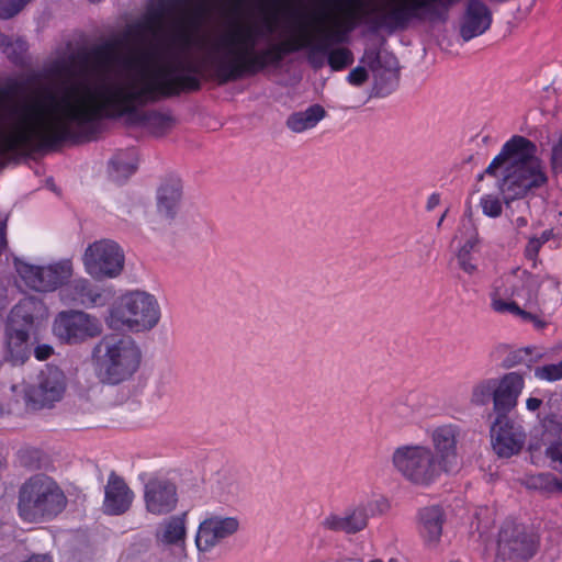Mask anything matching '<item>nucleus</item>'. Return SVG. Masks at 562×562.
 Instances as JSON below:
<instances>
[{"mask_svg":"<svg viewBox=\"0 0 562 562\" xmlns=\"http://www.w3.org/2000/svg\"><path fill=\"white\" fill-rule=\"evenodd\" d=\"M533 375L539 381L550 383L562 380V360L558 363H544L535 367Z\"/></svg>","mask_w":562,"mask_h":562,"instance_id":"obj_39","label":"nucleus"},{"mask_svg":"<svg viewBox=\"0 0 562 562\" xmlns=\"http://www.w3.org/2000/svg\"><path fill=\"white\" fill-rule=\"evenodd\" d=\"M255 44L256 29L251 25L238 24L220 38L218 46L233 55L214 64V77L221 85L255 76L270 66L277 67L268 48L255 50Z\"/></svg>","mask_w":562,"mask_h":562,"instance_id":"obj_5","label":"nucleus"},{"mask_svg":"<svg viewBox=\"0 0 562 562\" xmlns=\"http://www.w3.org/2000/svg\"><path fill=\"white\" fill-rule=\"evenodd\" d=\"M88 274L95 279L115 278L124 268V251L111 239H101L90 244L82 257Z\"/></svg>","mask_w":562,"mask_h":562,"instance_id":"obj_14","label":"nucleus"},{"mask_svg":"<svg viewBox=\"0 0 562 562\" xmlns=\"http://www.w3.org/2000/svg\"><path fill=\"white\" fill-rule=\"evenodd\" d=\"M393 409L394 413H397L402 417L403 422H408L413 414L411 407L405 404H397Z\"/></svg>","mask_w":562,"mask_h":562,"instance_id":"obj_51","label":"nucleus"},{"mask_svg":"<svg viewBox=\"0 0 562 562\" xmlns=\"http://www.w3.org/2000/svg\"><path fill=\"white\" fill-rule=\"evenodd\" d=\"M525 387V378L519 372H508L495 379L493 409L496 416L509 415L518 404Z\"/></svg>","mask_w":562,"mask_h":562,"instance_id":"obj_23","label":"nucleus"},{"mask_svg":"<svg viewBox=\"0 0 562 562\" xmlns=\"http://www.w3.org/2000/svg\"><path fill=\"white\" fill-rule=\"evenodd\" d=\"M447 212H448V211H446V212L441 215V217L439 218V221H438V223H437V226H438V227H440V226H441V224H442V222H443V220H445V217H446V215H447Z\"/></svg>","mask_w":562,"mask_h":562,"instance_id":"obj_58","label":"nucleus"},{"mask_svg":"<svg viewBox=\"0 0 562 562\" xmlns=\"http://www.w3.org/2000/svg\"><path fill=\"white\" fill-rule=\"evenodd\" d=\"M172 59L173 63L151 71L143 68L139 76L140 87L136 86V80L100 86L94 94L104 102L105 119L133 115L138 106L184 92L199 91L201 80L195 76L199 72L198 67L177 56Z\"/></svg>","mask_w":562,"mask_h":562,"instance_id":"obj_2","label":"nucleus"},{"mask_svg":"<svg viewBox=\"0 0 562 562\" xmlns=\"http://www.w3.org/2000/svg\"><path fill=\"white\" fill-rule=\"evenodd\" d=\"M376 506V502L369 501L347 508L341 515L329 514L323 519L322 526L334 532L358 533L367 528L369 517L374 515Z\"/></svg>","mask_w":562,"mask_h":562,"instance_id":"obj_22","label":"nucleus"},{"mask_svg":"<svg viewBox=\"0 0 562 562\" xmlns=\"http://www.w3.org/2000/svg\"><path fill=\"white\" fill-rule=\"evenodd\" d=\"M326 112L319 104L308 106L305 111L292 113L286 120V126L294 133L313 128L324 119Z\"/></svg>","mask_w":562,"mask_h":562,"instance_id":"obj_32","label":"nucleus"},{"mask_svg":"<svg viewBox=\"0 0 562 562\" xmlns=\"http://www.w3.org/2000/svg\"><path fill=\"white\" fill-rule=\"evenodd\" d=\"M160 317L157 299L147 292L134 291L122 295L110 307L105 323L111 329L143 333L156 327Z\"/></svg>","mask_w":562,"mask_h":562,"instance_id":"obj_8","label":"nucleus"},{"mask_svg":"<svg viewBox=\"0 0 562 562\" xmlns=\"http://www.w3.org/2000/svg\"><path fill=\"white\" fill-rule=\"evenodd\" d=\"M144 503L146 510L155 516L171 513L178 504L176 484L167 477L150 475L144 484Z\"/></svg>","mask_w":562,"mask_h":562,"instance_id":"obj_21","label":"nucleus"},{"mask_svg":"<svg viewBox=\"0 0 562 562\" xmlns=\"http://www.w3.org/2000/svg\"><path fill=\"white\" fill-rule=\"evenodd\" d=\"M443 521L445 515L439 506H429L419 510V533L428 546L439 542Z\"/></svg>","mask_w":562,"mask_h":562,"instance_id":"obj_30","label":"nucleus"},{"mask_svg":"<svg viewBox=\"0 0 562 562\" xmlns=\"http://www.w3.org/2000/svg\"><path fill=\"white\" fill-rule=\"evenodd\" d=\"M137 169V154L134 148L119 151L110 161V173L116 181L126 180Z\"/></svg>","mask_w":562,"mask_h":562,"instance_id":"obj_33","label":"nucleus"},{"mask_svg":"<svg viewBox=\"0 0 562 562\" xmlns=\"http://www.w3.org/2000/svg\"><path fill=\"white\" fill-rule=\"evenodd\" d=\"M61 300L67 304H77L86 307L102 306L105 304L102 291L92 285L87 279H77L67 282L60 291Z\"/></svg>","mask_w":562,"mask_h":562,"instance_id":"obj_27","label":"nucleus"},{"mask_svg":"<svg viewBox=\"0 0 562 562\" xmlns=\"http://www.w3.org/2000/svg\"><path fill=\"white\" fill-rule=\"evenodd\" d=\"M7 225L4 222H0V255L7 249V235H5Z\"/></svg>","mask_w":562,"mask_h":562,"instance_id":"obj_54","label":"nucleus"},{"mask_svg":"<svg viewBox=\"0 0 562 562\" xmlns=\"http://www.w3.org/2000/svg\"><path fill=\"white\" fill-rule=\"evenodd\" d=\"M134 497V492L125 480L112 471L104 487L103 513L111 516L123 515L131 508Z\"/></svg>","mask_w":562,"mask_h":562,"instance_id":"obj_24","label":"nucleus"},{"mask_svg":"<svg viewBox=\"0 0 562 562\" xmlns=\"http://www.w3.org/2000/svg\"><path fill=\"white\" fill-rule=\"evenodd\" d=\"M324 3L336 8L348 7L349 9L346 11V20L335 21L330 27L321 30L316 42H313L310 37V44L305 48H308V63L315 69L323 67V57L326 56L328 47L345 41L346 33L355 26L353 20L358 18L357 9L362 7L360 0H324Z\"/></svg>","mask_w":562,"mask_h":562,"instance_id":"obj_13","label":"nucleus"},{"mask_svg":"<svg viewBox=\"0 0 562 562\" xmlns=\"http://www.w3.org/2000/svg\"><path fill=\"white\" fill-rule=\"evenodd\" d=\"M481 207L488 217H498L502 214L503 206L498 196L486 194L481 198Z\"/></svg>","mask_w":562,"mask_h":562,"instance_id":"obj_43","label":"nucleus"},{"mask_svg":"<svg viewBox=\"0 0 562 562\" xmlns=\"http://www.w3.org/2000/svg\"><path fill=\"white\" fill-rule=\"evenodd\" d=\"M540 540L525 524L506 519L499 527L496 554L507 562H527L538 552Z\"/></svg>","mask_w":562,"mask_h":562,"instance_id":"obj_10","label":"nucleus"},{"mask_svg":"<svg viewBox=\"0 0 562 562\" xmlns=\"http://www.w3.org/2000/svg\"><path fill=\"white\" fill-rule=\"evenodd\" d=\"M439 204H440V194L438 192H434L427 199L426 210L428 212H430L434 209H436Z\"/></svg>","mask_w":562,"mask_h":562,"instance_id":"obj_52","label":"nucleus"},{"mask_svg":"<svg viewBox=\"0 0 562 562\" xmlns=\"http://www.w3.org/2000/svg\"><path fill=\"white\" fill-rule=\"evenodd\" d=\"M492 446L501 458H510L518 454L527 439L521 422L509 415L496 416L491 426Z\"/></svg>","mask_w":562,"mask_h":562,"instance_id":"obj_18","label":"nucleus"},{"mask_svg":"<svg viewBox=\"0 0 562 562\" xmlns=\"http://www.w3.org/2000/svg\"><path fill=\"white\" fill-rule=\"evenodd\" d=\"M53 352H54V349L50 345L43 344V345H38L35 347L34 357L38 361H45L53 355Z\"/></svg>","mask_w":562,"mask_h":562,"instance_id":"obj_48","label":"nucleus"},{"mask_svg":"<svg viewBox=\"0 0 562 562\" xmlns=\"http://www.w3.org/2000/svg\"><path fill=\"white\" fill-rule=\"evenodd\" d=\"M464 435V430L454 423L438 425L429 434L435 456L450 473L458 468L459 447Z\"/></svg>","mask_w":562,"mask_h":562,"instance_id":"obj_19","label":"nucleus"},{"mask_svg":"<svg viewBox=\"0 0 562 562\" xmlns=\"http://www.w3.org/2000/svg\"><path fill=\"white\" fill-rule=\"evenodd\" d=\"M535 361H539L541 359H550V357H548V353L547 352H537L533 358H532Z\"/></svg>","mask_w":562,"mask_h":562,"instance_id":"obj_56","label":"nucleus"},{"mask_svg":"<svg viewBox=\"0 0 562 562\" xmlns=\"http://www.w3.org/2000/svg\"><path fill=\"white\" fill-rule=\"evenodd\" d=\"M31 0H0V19L8 20L16 15Z\"/></svg>","mask_w":562,"mask_h":562,"instance_id":"obj_42","label":"nucleus"},{"mask_svg":"<svg viewBox=\"0 0 562 562\" xmlns=\"http://www.w3.org/2000/svg\"><path fill=\"white\" fill-rule=\"evenodd\" d=\"M44 304L34 296H26L11 310L8 323L19 328H32L34 321L43 313Z\"/></svg>","mask_w":562,"mask_h":562,"instance_id":"obj_31","label":"nucleus"},{"mask_svg":"<svg viewBox=\"0 0 562 562\" xmlns=\"http://www.w3.org/2000/svg\"><path fill=\"white\" fill-rule=\"evenodd\" d=\"M473 248L474 241L467 240L457 252L458 266L469 276L474 274L477 270V266L474 263L472 258Z\"/></svg>","mask_w":562,"mask_h":562,"instance_id":"obj_40","label":"nucleus"},{"mask_svg":"<svg viewBox=\"0 0 562 562\" xmlns=\"http://www.w3.org/2000/svg\"><path fill=\"white\" fill-rule=\"evenodd\" d=\"M77 57L71 56L69 61L66 60H58L55 61L48 69V74L53 77L58 78H74L75 77V70L72 67V63L75 61Z\"/></svg>","mask_w":562,"mask_h":562,"instance_id":"obj_41","label":"nucleus"},{"mask_svg":"<svg viewBox=\"0 0 562 562\" xmlns=\"http://www.w3.org/2000/svg\"><path fill=\"white\" fill-rule=\"evenodd\" d=\"M133 36L109 40L95 47L89 53L77 55V59L82 69H86L90 63L98 70H106L117 59L120 48L128 42Z\"/></svg>","mask_w":562,"mask_h":562,"instance_id":"obj_28","label":"nucleus"},{"mask_svg":"<svg viewBox=\"0 0 562 562\" xmlns=\"http://www.w3.org/2000/svg\"><path fill=\"white\" fill-rule=\"evenodd\" d=\"M31 356L30 331L27 328H19L7 324L2 357L13 367L24 364Z\"/></svg>","mask_w":562,"mask_h":562,"instance_id":"obj_25","label":"nucleus"},{"mask_svg":"<svg viewBox=\"0 0 562 562\" xmlns=\"http://www.w3.org/2000/svg\"><path fill=\"white\" fill-rule=\"evenodd\" d=\"M546 457L550 461V467L562 473V439L553 441L547 447Z\"/></svg>","mask_w":562,"mask_h":562,"instance_id":"obj_44","label":"nucleus"},{"mask_svg":"<svg viewBox=\"0 0 562 562\" xmlns=\"http://www.w3.org/2000/svg\"><path fill=\"white\" fill-rule=\"evenodd\" d=\"M527 223H528V222H527V218H526V217L519 216V217H517V218H516V225H517L518 227H524V226H526V225H527Z\"/></svg>","mask_w":562,"mask_h":562,"instance_id":"obj_57","label":"nucleus"},{"mask_svg":"<svg viewBox=\"0 0 562 562\" xmlns=\"http://www.w3.org/2000/svg\"><path fill=\"white\" fill-rule=\"evenodd\" d=\"M537 145L521 135L506 140L501 151L485 169V175L498 178V189L506 202L525 198L528 192L543 187L548 176L542 160L537 156Z\"/></svg>","mask_w":562,"mask_h":562,"instance_id":"obj_3","label":"nucleus"},{"mask_svg":"<svg viewBox=\"0 0 562 562\" xmlns=\"http://www.w3.org/2000/svg\"><path fill=\"white\" fill-rule=\"evenodd\" d=\"M369 562H383V561H382V560H380V559H375V560H371V561H369Z\"/></svg>","mask_w":562,"mask_h":562,"instance_id":"obj_59","label":"nucleus"},{"mask_svg":"<svg viewBox=\"0 0 562 562\" xmlns=\"http://www.w3.org/2000/svg\"><path fill=\"white\" fill-rule=\"evenodd\" d=\"M15 268L24 283L37 292H53L65 285L72 276V262L69 259H63L48 266L18 261Z\"/></svg>","mask_w":562,"mask_h":562,"instance_id":"obj_15","label":"nucleus"},{"mask_svg":"<svg viewBox=\"0 0 562 562\" xmlns=\"http://www.w3.org/2000/svg\"><path fill=\"white\" fill-rule=\"evenodd\" d=\"M541 247H542V244L538 240V238L531 237L528 240V244L526 246V250H525L526 257L529 259L536 258L538 256V252Z\"/></svg>","mask_w":562,"mask_h":562,"instance_id":"obj_49","label":"nucleus"},{"mask_svg":"<svg viewBox=\"0 0 562 562\" xmlns=\"http://www.w3.org/2000/svg\"><path fill=\"white\" fill-rule=\"evenodd\" d=\"M53 333L61 342L79 345L100 336L102 323L82 311H63L54 319Z\"/></svg>","mask_w":562,"mask_h":562,"instance_id":"obj_16","label":"nucleus"},{"mask_svg":"<svg viewBox=\"0 0 562 562\" xmlns=\"http://www.w3.org/2000/svg\"><path fill=\"white\" fill-rule=\"evenodd\" d=\"M307 44H310V35L305 32H300L295 36L268 46V55H270L272 61L278 67L286 55L305 48Z\"/></svg>","mask_w":562,"mask_h":562,"instance_id":"obj_34","label":"nucleus"},{"mask_svg":"<svg viewBox=\"0 0 562 562\" xmlns=\"http://www.w3.org/2000/svg\"><path fill=\"white\" fill-rule=\"evenodd\" d=\"M326 56L333 71H341L353 63L352 52L347 47L331 48L330 46Z\"/></svg>","mask_w":562,"mask_h":562,"instance_id":"obj_37","label":"nucleus"},{"mask_svg":"<svg viewBox=\"0 0 562 562\" xmlns=\"http://www.w3.org/2000/svg\"><path fill=\"white\" fill-rule=\"evenodd\" d=\"M524 483L527 488L544 494L562 492V480L550 472L527 475Z\"/></svg>","mask_w":562,"mask_h":562,"instance_id":"obj_36","label":"nucleus"},{"mask_svg":"<svg viewBox=\"0 0 562 562\" xmlns=\"http://www.w3.org/2000/svg\"><path fill=\"white\" fill-rule=\"evenodd\" d=\"M551 237V231H544L542 232L540 237H537L538 240L543 245L546 244Z\"/></svg>","mask_w":562,"mask_h":562,"instance_id":"obj_55","label":"nucleus"},{"mask_svg":"<svg viewBox=\"0 0 562 562\" xmlns=\"http://www.w3.org/2000/svg\"><path fill=\"white\" fill-rule=\"evenodd\" d=\"M550 165L554 172H562V134L551 148Z\"/></svg>","mask_w":562,"mask_h":562,"instance_id":"obj_45","label":"nucleus"},{"mask_svg":"<svg viewBox=\"0 0 562 562\" xmlns=\"http://www.w3.org/2000/svg\"><path fill=\"white\" fill-rule=\"evenodd\" d=\"M369 78L368 71L364 67L358 66L353 68L347 76V81L356 87L362 86Z\"/></svg>","mask_w":562,"mask_h":562,"instance_id":"obj_47","label":"nucleus"},{"mask_svg":"<svg viewBox=\"0 0 562 562\" xmlns=\"http://www.w3.org/2000/svg\"><path fill=\"white\" fill-rule=\"evenodd\" d=\"M40 76L32 74L23 81L13 80L0 88V102L25 91L37 83ZM41 97L55 112L43 120V103L40 99L13 105L10 117L16 121L9 133L0 131V157L8 154H23L42 149H53L64 143L82 144L95 139L98 125L105 119L104 102L91 101V90L85 82H75L67 87L57 100L48 89L40 91Z\"/></svg>","mask_w":562,"mask_h":562,"instance_id":"obj_1","label":"nucleus"},{"mask_svg":"<svg viewBox=\"0 0 562 562\" xmlns=\"http://www.w3.org/2000/svg\"><path fill=\"white\" fill-rule=\"evenodd\" d=\"M529 278L530 274L526 270L516 269L494 279L488 291L491 310L499 315L524 314L526 316L517 299L529 295Z\"/></svg>","mask_w":562,"mask_h":562,"instance_id":"obj_11","label":"nucleus"},{"mask_svg":"<svg viewBox=\"0 0 562 562\" xmlns=\"http://www.w3.org/2000/svg\"><path fill=\"white\" fill-rule=\"evenodd\" d=\"M177 12L171 21L169 45L179 52H187L195 43L205 16L207 0H148L143 20L128 27L124 36L139 38L143 33L156 34L166 15Z\"/></svg>","mask_w":562,"mask_h":562,"instance_id":"obj_4","label":"nucleus"},{"mask_svg":"<svg viewBox=\"0 0 562 562\" xmlns=\"http://www.w3.org/2000/svg\"><path fill=\"white\" fill-rule=\"evenodd\" d=\"M67 506V497L58 483L48 475L35 474L19 488L16 510L29 524L50 521Z\"/></svg>","mask_w":562,"mask_h":562,"instance_id":"obj_7","label":"nucleus"},{"mask_svg":"<svg viewBox=\"0 0 562 562\" xmlns=\"http://www.w3.org/2000/svg\"><path fill=\"white\" fill-rule=\"evenodd\" d=\"M157 211L168 221H172L182 199V182L178 177L166 178L157 190Z\"/></svg>","mask_w":562,"mask_h":562,"instance_id":"obj_29","label":"nucleus"},{"mask_svg":"<svg viewBox=\"0 0 562 562\" xmlns=\"http://www.w3.org/2000/svg\"><path fill=\"white\" fill-rule=\"evenodd\" d=\"M542 405V400L538 397H528L526 401V407L529 412H536Z\"/></svg>","mask_w":562,"mask_h":562,"instance_id":"obj_53","label":"nucleus"},{"mask_svg":"<svg viewBox=\"0 0 562 562\" xmlns=\"http://www.w3.org/2000/svg\"><path fill=\"white\" fill-rule=\"evenodd\" d=\"M239 529L237 517L206 512L199 522L195 547L200 553H209Z\"/></svg>","mask_w":562,"mask_h":562,"instance_id":"obj_17","label":"nucleus"},{"mask_svg":"<svg viewBox=\"0 0 562 562\" xmlns=\"http://www.w3.org/2000/svg\"><path fill=\"white\" fill-rule=\"evenodd\" d=\"M153 58V53L150 52H139L133 55H130L124 59V64L128 68H134L136 66H145Z\"/></svg>","mask_w":562,"mask_h":562,"instance_id":"obj_46","label":"nucleus"},{"mask_svg":"<svg viewBox=\"0 0 562 562\" xmlns=\"http://www.w3.org/2000/svg\"><path fill=\"white\" fill-rule=\"evenodd\" d=\"M458 0H396L380 18L379 24L392 31L406 30L414 20L442 19Z\"/></svg>","mask_w":562,"mask_h":562,"instance_id":"obj_12","label":"nucleus"},{"mask_svg":"<svg viewBox=\"0 0 562 562\" xmlns=\"http://www.w3.org/2000/svg\"><path fill=\"white\" fill-rule=\"evenodd\" d=\"M394 470L408 483L429 487L438 482L442 474L450 472L438 460L432 449L425 445H402L392 453Z\"/></svg>","mask_w":562,"mask_h":562,"instance_id":"obj_9","label":"nucleus"},{"mask_svg":"<svg viewBox=\"0 0 562 562\" xmlns=\"http://www.w3.org/2000/svg\"><path fill=\"white\" fill-rule=\"evenodd\" d=\"M492 21V12L482 0H469L460 26L462 40L469 42L484 34L491 27Z\"/></svg>","mask_w":562,"mask_h":562,"instance_id":"obj_26","label":"nucleus"},{"mask_svg":"<svg viewBox=\"0 0 562 562\" xmlns=\"http://www.w3.org/2000/svg\"><path fill=\"white\" fill-rule=\"evenodd\" d=\"M143 353L128 335H104L91 350V363L97 378L104 384L119 385L131 380L139 370Z\"/></svg>","mask_w":562,"mask_h":562,"instance_id":"obj_6","label":"nucleus"},{"mask_svg":"<svg viewBox=\"0 0 562 562\" xmlns=\"http://www.w3.org/2000/svg\"><path fill=\"white\" fill-rule=\"evenodd\" d=\"M65 392V376L57 368H47L38 375L37 385L25 391V403L31 409H41L59 401Z\"/></svg>","mask_w":562,"mask_h":562,"instance_id":"obj_20","label":"nucleus"},{"mask_svg":"<svg viewBox=\"0 0 562 562\" xmlns=\"http://www.w3.org/2000/svg\"><path fill=\"white\" fill-rule=\"evenodd\" d=\"M186 516L183 513L165 520L161 532L157 535L158 539L165 544L183 543L187 535Z\"/></svg>","mask_w":562,"mask_h":562,"instance_id":"obj_35","label":"nucleus"},{"mask_svg":"<svg viewBox=\"0 0 562 562\" xmlns=\"http://www.w3.org/2000/svg\"><path fill=\"white\" fill-rule=\"evenodd\" d=\"M526 316L524 314H514L513 316L519 317L524 323H532L536 328L541 329L546 326V322L540 319L537 315L525 311Z\"/></svg>","mask_w":562,"mask_h":562,"instance_id":"obj_50","label":"nucleus"},{"mask_svg":"<svg viewBox=\"0 0 562 562\" xmlns=\"http://www.w3.org/2000/svg\"><path fill=\"white\" fill-rule=\"evenodd\" d=\"M495 379L481 381L472 390L471 402L475 405L487 404L491 400L493 401Z\"/></svg>","mask_w":562,"mask_h":562,"instance_id":"obj_38","label":"nucleus"}]
</instances>
